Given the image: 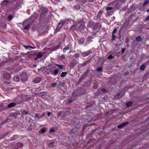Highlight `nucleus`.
<instances>
[{
  "label": "nucleus",
  "instance_id": "nucleus-1",
  "mask_svg": "<svg viewBox=\"0 0 149 149\" xmlns=\"http://www.w3.org/2000/svg\"><path fill=\"white\" fill-rule=\"evenodd\" d=\"M88 25L89 27L92 28L93 30H99L101 27V24L99 22H95L93 21L89 22Z\"/></svg>",
  "mask_w": 149,
  "mask_h": 149
},
{
  "label": "nucleus",
  "instance_id": "nucleus-2",
  "mask_svg": "<svg viewBox=\"0 0 149 149\" xmlns=\"http://www.w3.org/2000/svg\"><path fill=\"white\" fill-rule=\"evenodd\" d=\"M48 12V9L46 8H43L40 15V20L42 21H45L47 20V14Z\"/></svg>",
  "mask_w": 149,
  "mask_h": 149
},
{
  "label": "nucleus",
  "instance_id": "nucleus-3",
  "mask_svg": "<svg viewBox=\"0 0 149 149\" xmlns=\"http://www.w3.org/2000/svg\"><path fill=\"white\" fill-rule=\"evenodd\" d=\"M10 145H9V146L11 147L12 146H11V145H15V143L13 142L12 143H11ZM16 146H15V148H22L23 146V144L20 142H18V143H17L16 144Z\"/></svg>",
  "mask_w": 149,
  "mask_h": 149
},
{
  "label": "nucleus",
  "instance_id": "nucleus-4",
  "mask_svg": "<svg viewBox=\"0 0 149 149\" xmlns=\"http://www.w3.org/2000/svg\"><path fill=\"white\" fill-rule=\"evenodd\" d=\"M21 79L23 82H25L27 80V74L25 73H22L20 75Z\"/></svg>",
  "mask_w": 149,
  "mask_h": 149
},
{
  "label": "nucleus",
  "instance_id": "nucleus-5",
  "mask_svg": "<svg viewBox=\"0 0 149 149\" xmlns=\"http://www.w3.org/2000/svg\"><path fill=\"white\" fill-rule=\"evenodd\" d=\"M79 21H77L74 24L71 26L70 28V29L73 31L75 30L78 27L77 24H79Z\"/></svg>",
  "mask_w": 149,
  "mask_h": 149
},
{
  "label": "nucleus",
  "instance_id": "nucleus-6",
  "mask_svg": "<svg viewBox=\"0 0 149 149\" xmlns=\"http://www.w3.org/2000/svg\"><path fill=\"white\" fill-rule=\"evenodd\" d=\"M68 21V19H66L64 20H61V22H60L58 24L59 25H60V26L61 27L67 22Z\"/></svg>",
  "mask_w": 149,
  "mask_h": 149
},
{
  "label": "nucleus",
  "instance_id": "nucleus-7",
  "mask_svg": "<svg viewBox=\"0 0 149 149\" xmlns=\"http://www.w3.org/2000/svg\"><path fill=\"white\" fill-rule=\"evenodd\" d=\"M92 52V51L91 50H89L81 54L82 56L84 57H86L88 55L90 54Z\"/></svg>",
  "mask_w": 149,
  "mask_h": 149
},
{
  "label": "nucleus",
  "instance_id": "nucleus-8",
  "mask_svg": "<svg viewBox=\"0 0 149 149\" xmlns=\"http://www.w3.org/2000/svg\"><path fill=\"white\" fill-rule=\"evenodd\" d=\"M129 124V122H125L122 123L119 125L118 127L119 128H121L123 127H125Z\"/></svg>",
  "mask_w": 149,
  "mask_h": 149
},
{
  "label": "nucleus",
  "instance_id": "nucleus-9",
  "mask_svg": "<svg viewBox=\"0 0 149 149\" xmlns=\"http://www.w3.org/2000/svg\"><path fill=\"white\" fill-rule=\"evenodd\" d=\"M79 62L77 61H74L70 63V65L71 67H73L76 64L78 63Z\"/></svg>",
  "mask_w": 149,
  "mask_h": 149
},
{
  "label": "nucleus",
  "instance_id": "nucleus-10",
  "mask_svg": "<svg viewBox=\"0 0 149 149\" xmlns=\"http://www.w3.org/2000/svg\"><path fill=\"white\" fill-rule=\"evenodd\" d=\"M41 80V79L40 77H37L34 79L33 80V81L35 83H39L40 82Z\"/></svg>",
  "mask_w": 149,
  "mask_h": 149
},
{
  "label": "nucleus",
  "instance_id": "nucleus-11",
  "mask_svg": "<svg viewBox=\"0 0 149 149\" xmlns=\"http://www.w3.org/2000/svg\"><path fill=\"white\" fill-rule=\"evenodd\" d=\"M103 11L102 10H100L99 12L98 13L97 15L96 16V18H100L101 16L102 15L103 13Z\"/></svg>",
  "mask_w": 149,
  "mask_h": 149
},
{
  "label": "nucleus",
  "instance_id": "nucleus-12",
  "mask_svg": "<svg viewBox=\"0 0 149 149\" xmlns=\"http://www.w3.org/2000/svg\"><path fill=\"white\" fill-rule=\"evenodd\" d=\"M17 105L15 103L11 102L8 104L7 105V107L8 108H10L15 106Z\"/></svg>",
  "mask_w": 149,
  "mask_h": 149
},
{
  "label": "nucleus",
  "instance_id": "nucleus-13",
  "mask_svg": "<svg viewBox=\"0 0 149 149\" xmlns=\"http://www.w3.org/2000/svg\"><path fill=\"white\" fill-rule=\"evenodd\" d=\"M32 24V23H28V24H27V25L24 27V29L25 30H27L29 29L30 27Z\"/></svg>",
  "mask_w": 149,
  "mask_h": 149
},
{
  "label": "nucleus",
  "instance_id": "nucleus-14",
  "mask_svg": "<svg viewBox=\"0 0 149 149\" xmlns=\"http://www.w3.org/2000/svg\"><path fill=\"white\" fill-rule=\"evenodd\" d=\"M84 23H81L80 24L79 26L78 27L80 31H82V30L84 28Z\"/></svg>",
  "mask_w": 149,
  "mask_h": 149
},
{
  "label": "nucleus",
  "instance_id": "nucleus-15",
  "mask_svg": "<svg viewBox=\"0 0 149 149\" xmlns=\"http://www.w3.org/2000/svg\"><path fill=\"white\" fill-rule=\"evenodd\" d=\"M18 136L17 135H15L13 136V137L11 138L10 141H12L15 140H16L18 139Z\"/></svg>",
  "mask_w": 149,
  "mask_h": 149
},
{
  "label": "nucleus",
  "instance_id": "nucleus-16",
  "mask_svg": "<svg viewBox=\"0 0 149 149\" xmlns=\"http://www.w3.org/2000/svg\"><path fill=\"white\" fill-rule=\"evenodd\" d=\"M47 130V127H43V128L41 129L40 131H41V132L42 134H44L46 132Z\"/></svg>",
  "mask_w": 149,
  "mask_h": 149
},
{
  "label": "nucleus",
  "instance_id": "nucleus-17",
  "mask_svg": "<svg viewBox=\"0 0 149 149\" xmlns=\"http://www.w3.org/2000/svg\"><path fill=\"white\" fill-rule=\"evenodd\" d=\"M61 27L60 26V25L58 24L55 30V32H59L61 29Z\"/></svg>",
  "mask_w": 149,
  "mask_h": 149
},
{
  "label": "nucleus",
  "instance_id": "nucleus-18",
  "mask_svg": "<svg viewBox=\"0 0 149 149\" xmlns=\"http://www.w3.org/2000/svg\"><path fill=\"white\" fill-rule=\"evenodd\" d=\"M81 5L79 4H77L74 7V8L76 10H79L80 9Z\"/></svg>",
  "mask_w": 149,
  "mask_h": 149
},
{
  "label": "nucleus",
  "instance_id": "nucleus-19",
  "mask_svg": "<svg viewBox=\"0 0 149 149\" xmlns=\"http://www.w3.org/2000/svg\"><path fill=\"white\" fill-rule=\"evenodd\" d=\"M59 72V70L58 69H55L53 72V73H52L53 75H57Z\"/></svg>",
  "mask_w": 149,
  "mask_h": 149
},
{
  "label": "nucleus",
  "instance_id": "nucleus-20",
  "mask_svg": "<svg viewBox=\"0 0 149 149\" xmlns=\"http://www.w3.org/2000/svg\"><path fill=\"white\" fill-rule=\"evenodd\" d=\"M84 41V38H82L79 40V43L80 45L83 44Z\"/></svg>",
  "mask_w": 149,
  "mask_h": 149
},
{
  "label": "nucleus",
  "instance_id": "nucleus-21",
  "mask_svg": "<svg viewBox=\"0 0 149 149\" xmlns=\"http://www.w3.org/2000/svg\"><path fill=\"white\" fill-rule=\"evenodd\" d=\"M132 104V103L131 102H128L126 103V106L127 107H130Z\"/></svg>",
  "mask_w": 149,
  "mask_h": 149
},
{
  "label": "nucleus",
  "instance_id": "nucleus-22",
  "mask_svg": "<svg viewBox=\"0 0 149 149\" xmlns=\"http://www.w3.org/2000/svg\"><path fill=\"white\" fill-rule=\"evenodd\" d=\"M67 74V72H62L61 74V76L62 77H65Z\"/></svg>",
  "mask_w": 149,
  "mask_h": 149
},
{
  "label": "nucleus",
  "instance_id": "nucleus-23",
  "mask_svg": "<svg viewBox=\"0 0 149 149\" xmlns=\"http://www.w3.org/2000/svg\"><path fill=\"white\" fill-rule=\"evenodd\" d=\"M136 40L140 42L142 40V38L141 36H139L136 38Z\"/></svg>",
  "mask_w": 149,
  "mask_h": 149
},
{
  "label": "nucleus",
  "instance_id": "nucleus-24",
  "mask_svg": "<svg viewBox=\"0 0 149 149\" xmlns=\"http://www.w3.org/2000/svg\"><path fill=\"white\" fill-rule=\"evenodd\" d=\"M55 65L57 66L60 69H63L64 68V66L63 65H61L57 64H56Z\"/></svg>",
  "mask_w": 149,
  "mask_h": 149
},
{
  "label": "nucleus",
  "instance_id": "nucleus-25",
  "mask_svg": "<svg viewBox=\"0 0 149 149\" xmlns=\"http://www.w3.org/2000/svg\"><path fill=\"white\" fill-rule=\"evenodd\" d=\"M24 47L26 48V49H34V48H33V47L30 46V45H24Z\"/></svg>",
  "mask_w": 149,
  "mask_h": 149
},
{
  "label": "nucleus",
  "instance_id": "nucleus-26",
  "mask_svg": "<svg viewBox=\"0 0 149 149\" xmlns=\"http://www.w3.org/2000/svg\"><path fill=\"white\" fill-rule=\"evenodd\" d=\"M70 49V48L68 46L66 47H64L63 49V51L64 52H65L67 50H69Z\"/></svg>",
  "mask_w": 149,
  "mask_h": 149
},
{
  "label": "nucleus",
  "instance_id": "nucleus-27",
  "mask_svg": "<svg viewBox=\"0 0 149 149\" xmlns=\"http://www.w3.org/2000/svg\"><path fill=\"white\" fill-rule=\"evenodd\" d=\"M103 67L102 66H100V67L97 69L96 70L97 72H100L102 71Z\"/></svg>",
  "mask_w": 149,
  "mask_h": 149
},
{
  "label": "nucleus",
  "instance_id": "nucleus-28",
  "mask_svg": "<svg viewBox=\"0 0 149 149\" xmlns=\"http://www.w3.org/2000/svg\"><path fill=\"white\" fill-rule=\"evenodd\" d=\"M28 114V112L24 110H23L22 112V114L23 115H27Z\"/></svg>",
  "mask_w": 149,
  "mask_h": 149
},
{
  "label": "nucleus",
  "instance_id": "nucleus-29",
  "mask_svg": "<svg viewBox=\"0 0 149 149\" xmlns=\"http://www.w3.org/2000/svg\"><path fill=\"white\" fill-rule=\"evenodd\" d=\"M14 79L15 81H18L19 80V77L18 76H15L14 77Z\"/></svg>",
  "mask_w": 149,
  "mask_h": 149
},
{
  "label": "nucleus",
  "instance_id": "nucleus-30",
  "mask_svg": "<svg viewBox=\"0 0 149 149\" xmlns=\"http://www.w3.org/2000/svg\"><path fill=\"white\" fill-rule=\"evenodd\" d=\"M146 68V66L144 64H143L141 65L140 67V69L141 70H144Z\"/></svg>",
  "mask_w": 149,
  "mask_h": 149
},
{
  "label": "nucleus",
  "instance_id": "nucleus-31",
  "mask_svg": "<svg viewBox=\"0 0 149 149\" xmlns=\"http://www.w3.org/2000/svg\"><path fill=\"white\" fill-rule=\"evenodd\" d=\"M149 3V0H146L143 4V6H144L148 4Z\"/></svg>",
  "mask_w": 149,
  "mask_h": 149
},
{
  "label": "nucleus",
  "instance_id": "nucleus-32",
  "mask_svg": "<svg viewBox=\"0 0 149 149\" xmlns=\"http://www.w3.org/2000/svg\"><path fill=\"white\" fill-rule=\"evenodd\" d=\"M13 19L12 16L11 15H9L8 17V19L9 21H11Z\"/></svg>",
  "mask_w": 149,
  "mask_h": 149
},
{
  "label": "nucleus",
  "instance_id": "nucleus-33",
  "mask_svg": "<svg viewBox=\"0 0 149 149\" xmlns=\"http://www.w3.org/2000/svg\"><path fill=\"white\" fill-rule=\"evenodd\" d=\"M54 143V142L49 143V146L50 147H52Z\"/></svg>",
  "mask_w": 149,
  "mask_h": 149
},
{
  "label": "nucleus",
  "instance_id": "nucleus-34",
  "mask_svg": "<svg viewBox=\"0 0 149 149\" xmlns=\"http://www.w3.org/2000/svg\"><path fill=\"white\" fill-rule=\"evenodd\" d=\"M8 119L7 118L5 120H4L3 122L2 123H1V125H4L5 123H6L8 121Z\"/></svg>",
  "mask_w": 149,
  "mask_h": 149
},
{
  "label": "nucleus",
  "instance_id": "nucleus-35",
  "mask_svg": "<svg viewBox=\"0 0 149 149\" xmlns=\"http://www.w3.org/2000/svg\"><path fill=\"white\" fill-rule=\"evenodd\" d=\"M43 54L41 53H39L37 55V58H41V57H42L43 56Z\"/></svg>",
  "mask_w": 149,
  "mask_h": 149
},
{
  "label": "nucleus",
  "instance_id": "nucleus-36",
  "mask_svg": "<svg viewBox=\"0 0 149 149\" xmlns=\"http://www.w3.org/2000/svg\"><path fill=\"white\" fill-rule=\"evenodd\" d=\"M80 3H81L82 4H84L86 2H87V0H80Z\"/></svg>",
  "mask_w": 149,
  "mask_h": 149
},
{
  "label": "nucleus",
  "instance_id": "nucleus-37",
  "mask_svg": "<svg viewBox=\"0 0 149 149\" xmlns=\"http://www.w3.org/2000/svg\"><path fill=\"white\" fill-rule=\"evenodd\" d=\"M62 113H63V112H62L61 111H60L58 112V113L57 114V116L58 117H60V116H61Z\"/></svg>",
  "mask_w": 149,
  "mask_h": 149
},
{
  "label": "nucleus",
  "instance_id": "nucleus-38",
  "mask_svg": "<svg viewBox=\"0 0 149 149\" xmlns=\"http://www.w3.org/2000/svg\"><path fill=\"white\" fill-rule=\"evenodd\" d=\"M116 36L114 34H112V39L111 40L113 41L115 40Z\"/></svg>",
  "mask_w": 149,
  "mask_h": 149
},
{
  "label": "nucleus",
  "instance_id": "nucleus-39",
  "mask_svg": "<svg viewBox=\"0 0 149 149\" xmlns=\"http://www.w3.org/2000/svg\"><path fill=\"white\" fill-rule=\"evenodd\" d=\"M118 29L117 28H115L113 30L112 32V34H114L116 33V32L117 31Z\"/></svg>",
  "mask_w": 149,
  "mask_h": 149
},
{
  "label": "nucleus",
  "instance_id": "nucleus-40",
  "mask_svg": "<svg viewBox=\"0 0 149 149\" xmlns=\"http://www.w3.org/2000/svg\"><path fill=\"white\" fill-rule=\"evenodd\" d=\"M113 9V8L112 7H107L106 8V10H111Z\"/></svg>",
  "mask_w": 149,
  "mask_h": 149
},
{
  "label": "nucleus",
  "instance_id": "nucleus-41",
  "mask_svg": "<svg viewBox=\"0 0 149 149\" xmlns=\"http://www.w3.org/2000/svg\"><path fill=\"white\" fill-rule=\"evenodd\" d=\"M113 58V56L112 55H109L108 57V58L109 60H111Z\"/></svg>",
  "mask_w": 149,
  "mask_h": 149
},
{
  "label": "nucleus",
  "instance_id": "nucleus-42",
  "mask_svg": "<svg viewBox=\"0 0 149 149\" xmlns=\"http://www.w3.org/2000/svg\"><path fill=\"white\" fill-rule=\"evenodd\" d=\"M149 20V16L146 18L144 19L143 20L144 22H146Z\"/></svg>",
  "mask_w": 149,
  "mask_h": 149
},
{
  "label": "nucleus",
  "instance_id": "nucleus-43",
  "mask_svg": "<svg viewBox=\"0 0 149 149\" xmlns=\"http://www.w3.org/2000/svg\"><path fill=\"white\" fill-rule=\"evenodd\" d=\"M28 19H27L24 22L22 23V25L23 26H24L27 23V22L28 21Z\"/></svg>",
  "mask_w": 149,
  "mask_h": 149
},
{
  "label": "nucleus",
  "instance_id": "nucleus-44",
  "mask_svg": "<svg viewBox=\"0 0 149 149\" xmlns=\"http://www.w3.org/2000/svg\"><path fill=\"white\" fill-rule=\"evenodd\" d=\"M49 132L50 133H52L54 132V130L53 129H51L49 131Z\"/></svg>",
  "mask_w": 149,
  "mask_h": 149
},
{
  "label": "nucleus",
  "instance_id": "nucleus-45",
  "mask_svg": "<svg viewBox=\"0 0 149 149\" xmlns=\"http://www.w3.org/2000/svg\"><path fill=\"white\" fill-rule=\"evenodd\" d=\"M101 91L103 93H104L106 92V90L105 89L103 88L101 89Z\"/></svg>",
  "mask_w": 149,
  "mask_h": 149
},
{
  "label": "nucleus",
  "instance_id": "nucleus-46",
  "mask_svg": "<svg viewBox=\"0 0 149 149\" xmlns=\"http://www.w3.org/2000/svg\"><path fill=\"white\" fill-rule=\"evenodd\" d=\"M56 85V83H53L51 84V86L52 87H55Z\"/></svg>",
  "mask_w": 149,
  "mask_h": 149
},
{
  "label": "nucleus",
  "instance_id": "nucleus-47",
  "mask_svg": "<svg viewBox=\"0 0 149 149\" xmlns=\"http://www.w3.org/2000/svg\"><path fill=\"white\" fill-rule=\"evenodd\" d=\"M39 115H40L39 114L36 113L35 115V117L36 118L39 117Z\"/></svg>",
  "mask_w": 149,
  "mask_h": 149
},
{
  "label": "nucleus",
  "instance_id": "nucleus-48",
  "mask_svg": "<svg viewBox=\"0 0 149 149\" xmlns=\"http://www.w3.org/2000/svg\"><path fill=\"white\" fill-rule=\"evenodd\" d=\"M125 48H122L121 49V52L122 53H123L125 51Z\"/></svg>",
  "mask_w": 149,
  "mask_h": 149
},
{
  "label": "nucleus",
  "instance_id": "nucleus-49",
  "mask_svg": "<svg viewBox=\"0 0 149 149\" xmlns=\"http://www.w3.org/2000/svg\"><path fill=\"white\" fill-rule=\"evenodd\" d=\"M60 47V45H57L56 46H55L54 47L55 49H58Z\"/></svg>",
  "mask_w": 149,
  "mask_h": 149
},
{
  "label": "nucleus",
  "instance_id": "nucleus-50",
  "mask_svg": "<svg viewBox=\"0 0 149 149\" xmlns=\"http://www.w3.org/2000/svg\"><path fill=\"white\" fill-rule=\"evenodd\" d=\"M86 84H88L89 85H90V84L91 83V81L90 80L88 81H86Z\"/></svg>",
  "mask_w": 149,
  "mask_h": 149
},
{
  "label": "nucleus",
  "instance_id": "nucleus-51",
  "mask_svg": "<svg viewBox=\"0 0 149 149\" xmlns=\"http://www.w3.org/2000/svg\"><path fill=\"white\" fill-rule=\"evenodd\" d=\"M66 116V114L65 113H64L62 115V118H65Z\"/></svg>",
  "mask_w": 149,
  "mask_h": 149
},
{
  "label": "nucleus",
  "instance_id": "nucleus-52",
  "mask_svg": "<svg viewBox=\"0 0 149 149\" xmlns=\"http://www.w3.org/2000/svg\"><path fill=\"white\" fill-rule=\"evenodd\" d=\"M75 56L76 58H77V57H79V54L78 53H77V54H76L75 55Z\"/></svg>",
  "mask_w": 149,
  "mask_h": 149
},
{
  "label": "nucleus",
  "instance_id": "nucleus-53",
  "mask_svg": "<svg viewBox=\"0 0 149 149\" xmlns=\"http://www.w3.org/2000/svg\"><path fill=\"white\" fill-rule=\"evenodd\" d=\"M51 112H48V113H47V115L48 116H49L50 114H51Z\"/></svg>",
  "mask_w": 149,
  "mask_h": 149
},
{
  "label": "nucleus",
  "instance_id": "nucleus-54",
  "mask_svg": "<svg viewBox=\"0 0 149 149\" xmlns=\"http://www.w3.org/2000/svg\"><path fill=\"white\" fill-rule=\"evenodd\" d=\"M94 1V0H88V2L89 3H93Z\"/></svg>",
  "mask_w": 149,
  "mask_h": 149
},
{
  "label": "nucleus",
  "instance_id": "nucleus-55",
  "mask_svg": "<svg viewBox=\"0 0 149 149\" xmlns=\"http://www.w3.org/2000/svg\"><path fill=\"white\" fill-rule=\"evenodd\" d=\"M45 72L46 74H50V72L48 71H45Z\"/></svg>",
  "mask_w": 149,
  "mask_h": 149
},
{
  "label": "nucleus",
  "instance_id": "nucleus-56",
  "mask_svg": "<svg viewBox=\"0 0 149 149\" xmlns=\"http://www.w3.org/2000/svg\"><path fill=\"white\" fill-rule=\"evenodd\" d=\"M72 102V100H70L68 101V102L69 103H70Z\"/></svg>",
  "mask_w": 149,
  "mask_h": 149
},
{
  "label": "nucleus",
  "instance_id": "nucleus-57",
  "mask_svg": "<svg viewBox=\"0 0 149 149\" xmlns=\"http://www.w3.org/2000/svg\"><path fill=\"white\" fill-rule=\"evenodd\" d=\"M106 13L107 14L108 16H109L111 15V13H110L108 11Z\"/></svg>",
  "mask_w": 149,
  "mask_h": 149
},
{
  "label": "nucleus",
  "instance_id": "nucleus-58",
  "mask_svg": "<svg viewBox=\"0 0 149 149\" xmlns=\"http://www.w3.org/2000/svg\"><path fill=\"white\" fill-rule=\"evenodd\" d=\"M43 117V116L42 115H41L40 116H39V119H40L41 118Z\"/></svg>",
  "mask_w": 149,
  "mask_h": 149
},
{
  "label": "nucleus",
  "instance_id": "nucleus-59",
  "mask_svg": "<svg viewBox=\"0 0 149 149\" xmlns=\"http://www.w3.org/2000/svg\"><path fill=\"white\" fill-rule=\"evenodd\" d=\"M46 113L45 112H44L42 113V114H41L43 116H44L45 114Z\"/></svg>",
  "mask_w": 149,
  "mask_h": 149
},
{
  "label": "nucleus",
  "instance_id": "nucleus-60",
  "mask_svg": "<svg viewBox=\"0 0 149 149\" xmlns=\"http://www.w3.org/2000/svg\"><path fill=\"white\" fill-rule=\"evenodd\" d=\"M4 2L7 3H8L9 2V1L7 0H5L4 1Z\"/></svg>",
  "mask_w": 149,
  "mask_h": 149
},
{
  "label": "nucleus",
  "instance_id": "nucleus-61",
  "mask_svg": "<svg viewBox=\"0 0 149 149\" xmlns=\"http://www.w3.org/2000/svg\"><path fill=\"white\" fill-rule=\"evenodd\" d=\"M8 77L9 78L10 77V74L9 73H8Z\"/></svg>",
  "mask_w": 149,
  "mask_h": 149
},
{
  "label": "nucleus",
  "instance_id": "nucleus-62",
  "mask_svg": "<svg viewBox=\"0 0 149 149\" xmlns=\"http://www.w3.org/2000/svg\"><path fill=\"white\" fill-rule=\"evenodd\" d=\"M85 63H82V65L83 66H84L85 65Z\"/></svg>",
  "mask_w": 149,
  "mask_h": 149
},
{
  "label": "nucleus",
  "instance_id": "nucleus-63",
  "mask_svg": "<svg viewBox=\"0 0 149 149\" xmlns=\"http://www.w3.org/2000/svg\"><path fill=\"white\" fill-rule=\"evenodd\" d=\"M55 1H59V0H54Z\"/></svg>",
  "mask_w": 149,
  "mask_h": 149
},
{
  "label": "nucleus",
  "instance_id": "nucleus-64",
  "mask_svg": "<svg viewBox=\"0 0 149 149\" xmlns=\"http://www.w3.org/2000/svg\"><path fill=\"white\" fill-rule=\"evenodd\" d=\"M147 12H148V13H149V8L148 9V10H147Z\"/></svg>",
  "mask_w": 149,
  "mask_h": 149
}]
</instances>
